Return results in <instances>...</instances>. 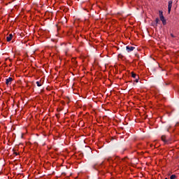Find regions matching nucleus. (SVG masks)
<instances>
[{
  "label": "nucleus",
  "mask_w": 179,
  "mask_h": 179,
  "mask_svg": "<svg viewBox=\"0 0 179 179\" xmlns=\"http://www.w3.org/2000/svg\"><path fill=\"white\" fill-rule=\"evenodd\" d=\"M173 1H169V5H168V13H169V14H170L171 13V9H172V7H173Z\"/></svg>",
  "instance_id": "f257e3e1"
},
{
  "label": "nucleus",
  "mask_w": 179,
  "mask_h": 179,
  "mask_svg": "<svg viewBox=\"0 0 179 179\" xmlns=\"http://www.w3.org/2000/svg\"><path fill=\"white\" fill-rule=\"evenodd\" d=\"M135 49H136V47H134V46H130V45L126 46V50L127 51V52H131L134 51Z\"/></svg>",
  "instance_id": "f03ea898"
},
{
  "label": "nucleus",
  "mask_w": 179,
  "mask_h": 179,
  "mask_svg": "<svg viewBox=\"0 0 179 179\" xmlns=\"http://www.w3.org/2000/svg\"><path fill=\"white\" fill-rule=\"evenodd\" d=\"M13 80V78L12 77H8V78L6 79V85H10Z\"/></svg>",
  "instance_id": "7ed1b4c3"
},
{
  "label": "nucleus",
  "mask_w": 179,
  "mask_h": 179,
  "mask_svg": "<svg viewBox=\"0 0 179 179\" xmlns=\"http://www.w3.org/2000/svg\"><path fill=\"white\" fill-rule=\"evenodd\" d=\"M159 19H160V20L162 22V24H163L164 26L166 25L167 22H166V20L165 19V17H164V16L159 17Z\"/></svg>",
  "instance_id": "20e7f679"
},
{
  "label": "nucleus",
  "mask_w": 179,
  "mask_h": 179,
  "mask_svg": "<svg viewBox=\"0 0 179 179\" xmlns=\"http://www.w3.org/2000/svg\"><path fill=\"white\" fill-rule=\"evenodd\" d=\"M13 34H10L8 35V36H7V42H10L11 41V40L13 39Z\"/></svg>",
  "instance_id": "39448f33"
},
{
  "label": "nucleus",
  "mask_w": 179,
  "mask_h": 179,
  "mask_svg": "<svg viewBox=\"0 0 179 179\" xmlns=\"http://www.w3.org/2000/svg\"><path fill=\"white\" fill-rule=\"evenodd\" d=\"M159 23V18L156 17L155 18V23H154L153 26L157 27L158 26V24Z\"/></svg>",
  "instance_id": "423d86ee"
},
{
  "label": "nucleus",
  "mask_w": 179,
  "mask_h": 179,
  "mask_svg": "<svg viewBox=\"0 0 179 179\" xmlns=\"http://www.w3.org/2000/svg\"><path fill=\"white\" fill-rule=\"evenodd\" d=\"M131 77H132L133 78L136 79V78L138 77V76H137V74L135 73L134 72H131Z\"/></svg>",
  "instance_id": "0eeeda50"
},
{
  "label": "nucleus",
  "mask_w": 179,
  "mask_h": 179,
  "mask_svg": "<svg viewBox=\"0 0 179 179\" xmlns=\"http://www.w3.org/2000/svg\"><path fill=\"white\" fill-rule=\"evenodd\" d=\"M159 18L164 17L163 11L162 10H159Z\"/></svg>",
  "instance_id": "6e6552de"
},
{
  "label": "nucleus",
  "mask_w": 179,
  "mask_h": 179,
  "mask_svg": "<svg viewBox=\"0 0 179 179\" xmlns=\"http://www.w3.org/2000/svg\"><path fill=\"white\" fill-rule=\"evenodd\" d=\"M166 138V136H162V141H164V143H167Z\"/></svg>",
  "instance_id": "1a4fd4ad"
},
{
  "label": "nucleus",
  "mask_w": 179,
  "mask_h": 179,
  "mask_svg": "<svg viewBox=\"0 0 179 179\" xmlns=\"http://www.w3.org/2000/svg\"><path fill=\"white\" fill-rule=\"evenodd\" d=\"M36 84L37 87H41L42 86V85L41 84V83L39 81H36Z\"/></svg>",
  "instance_id": "9d476101"
},
{
  "label": "nucleus",
  "mask_w": 179,
  "mask_h": 179,
  "mask_svg": "<svg viewBox=\"0 0 179 179\" xmlns=\"http://www.w3.org/2000/svg\"><path fill=\"white\" fill-rule=\"evenodd\" d=\"M177 176L176 175H172L170 177V179H176Z\"/></svg>",
  "instance_id": "9b49d317"
},
{
  "label": "nucleus",
  "mask_w": 179,
  "mask_h": 179,
  "mask_svg": "<svg viewBox=\"0 0 179 179\" xmlns=\"http://www.w3.org/2000/svg\"><path fill=\"white\" fill-rule=\"evenodd\" d=\"M135 82L136 83H138L139 82V76H137V78H136Z\"/></svg>",
  "instance_id": "f8f14e48"
},
{
  "label": "nucleus",
  "mask_w": 179,
  "mask_h": 179,
  "mask_svg": "<svg viewBox=\"0 0 179 179\" xmlns=\"http://www.w3.org/2000/svg\"><path fill=\"white\" fill-rule=\"evenodd\" d=\"M171 37L174 38V35L171 34Z\"/></svg>",
  "instance_id": "ddd939ff"
},
{
  "label": "nucleus",
  "mask_w": 179,
  "mask_h": 179,
  "mask_svg": "<svg viewBox=\"0 0 179 179\" xmlns=\"http://www.w3.org/2000/svg\"><path fill=\"white\" fill-rule=\"evenodd\" d=\"M166 85H169V83H166Z\"/></svg>",
  "instance_id": "4468645a"
},
{
  "label": "nucleus",
  "mask_w": 179,
  "mask_h": 179,
  "mask_svg": "<svg viewBox=\"0 0 179 179\" xmlns=\"http://www.w3.org/2000/svg\"><path fill=\"white\" fill-rule=\"evenodd\" d=\"M15 155H17V152H15Z\"/></svg>",
  "instance_id": "2eb2a0df"
},
{
  "label": "nucleus",
  "mask_w": 179,
  "mask_h": 179,
  "mask_svg": "<svg viewBox=\"0 0 179 179\" xmlns=\"http://www.w3.org/2000/svg\"><path fill=\"white\" fill-rule=\"evenodd\" d=\"M165 179H169V178H165Z\"/></svg>",
  "instance_id": "dca6fc26"
}]
</instances>
